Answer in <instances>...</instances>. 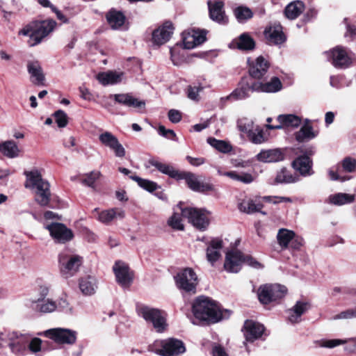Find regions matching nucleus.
<instances>
[{"instance_id": "nucleus-47", "label": "nucleus", "mask_w": 356, "mask_h": 356, "mask_svg": "<svg viewBox=\"0 0 356 356\" xmlns=\"http://www.w3.org/2000/svg\"><path fill=\"white\" fill-rule=\"evenodd\" d=\"M180 212L176 211L174 212L172 216L168 219V225L174 229L177 230H184V226L182 222V218L184 216L181 213V209L184 208H179Z\"/></svg>"}, {"instance_id": "nucleus-19", "label": "nucleus", "mask_w": 356, "mask_h": 356, "mask_svg": "<svg viewBox=\"0 0 356 356\" xmlns=\"http://www.w3.org/2000/svg\"><path fill=\"white\" fill-rule=\"evenodd\" d=\"M7 337L9 341L8 346L13 353H19L24 350L30 340L29 334H19L16 332L8 333Z\"/></svg>"}, {"instance_id": "nucleus-46", "label": "nucleus", "mask_w": 356, "mask_h": 356, "mask_svg": "<svg viewBox=\"0 0 356 356\" xmlns=\"http://www.w3.org/2000/svg\"><path fill=\"white\" fill-rule=\"evenodd\" d=\"M298 181L296 177H293L286 168H283L277 172L275 181L277 184H291Z\"/></svg>"}, {"instance_id": "nucleus-25", "label": "nucleus", "mask_w": 356, "mask_h": 356, "mask_svg": "<svg viewBox=\"0 0 356 356\" xmlns=\"http://www.w3.org/2000/svg\"><path fill=\"white\" fill-rule=\"evenodd\" d=\"M264 326L252 321H246L244 324V335L248 341L252 342L261 337L264 333Z\"/></svg>"}, {"instance_id": "nucleus-40", "label": "nucleus", "mask_w": 356, "mask_h": 356, "mask_svg": "<svg viewBox=\"0 0 356 356\" xmlns=\"http://www.w3.org/2000/svg\"><path fill=\"white\" fill-rule=\"evenodd\" d=\"M0 152L5 156L13 159L19 155L20 150L13 140H7L0 143Z\"/></svg>"}, {"instance_id": "nucleus-34", "label": "nucleus", "mask_w": 356, "mask_h": 356, "mask_svg": "<svg viewBox=\"0 0 356 356\" xmlns=\"http://www.w3.org/2000/svg\"><path fill=\"white\" fill-rule=\"evenodd\" d=\"M107 22L113 30L120 29L124 24L125 16L124 14L115 10H111L106 15Z\"/></svg>"}, {"instance_id": "nucleus-14", "label": "nucleus", "mask_w": 356, "mask_h": 356, "mask_svg": "<svg viewBox=\"0 0 356 356\" xmlns=\"http://www.w3.org/2000/svg\"><path fill=\"white\" fill-rule=\"evenodd\" d=\"M116 280L122 287H129L133 282L134 275L128 265L123 261H118L113 267Z\"/></svg>"}, {"instance_id": "nucleus-45", "label": "nucleus", "mask_w": 356, "mask_h": 356, "mask_svg": "<svg viewBox=\"0 0 356 356\" xmlns=\"http://www.w3.org/2000/svg\"><path fill=\"white\" fill-rule=\"evenodd\" d=\"M316 136L317 133L314 131L312 127L306 123L296 133V139L302 143L314 138Z\"/></svg>"}, {"instance_id": "nucleus-20", "label": "nucleus", "mask_w": 356, "mask_h": 356, "mask_svg": "<svg viewBox=\"0 0 356 356\" xmlns=\"http://www.w3.org/2000/svg\"><path fill=\"white\" fill-rule=\"evenodd\" d=\"M173 33V26L171 22H166L163 26L154 30L152 33V42L160 46L167 42Z\"/></svg>"}, {"instance_id": "nucleus-22", "label": "nucleus", "mask_w": 356, "mask_h": 356, "mask_svg": "<svg viewBox=\"0 0 356 356\" xmlns=\"http://www.w3.org/2000/svg\"><path fill=\"white\" fill-rule=\"evenodd\" d=\"M278 124L267 125L269 129H280L283 128H297L301 123V119L293 114H282L277 116Z\"/></svg>"}, {"instance_id": "nucleus-63", "label": "nucleus", "mask_w": 356, "mask_h": 356, "mask_svg": "<svg viewBox=\"0 0 356 356\" xmlns=\"http://www.w3.org/2000/svg\"><path fill=\"white\" fill-rule=\"evenodd\" d=\"M213 356H228L225 349L220 346H215L213 348Z\"/></svg>"}, {"instance_id": "nucleus-52", "label": "nucleus", "mask_w": 356, "mask_h": 356, "mask_svg": "<svg viewBox=\"0 0 356 356\" xmlns=\"http://www.w3.org/2000/svg\"><path fill=\"white\" fill-rule=\"evenodd\" d=\"M355 318H356V307L343 311L339 314L333 316L331 318V320L337 321L343 319H351Z\"/></svg>"}, {"instance_id": "nucleus-11", "label": "nucleus", "mask_w": 356, "mask_h": 356, "mask_svg": "<svg viewBox=\"0 0 356 356\" xmlns=\"http://www.w3.org/2000/svg\"><path fill=\"white\" fill-rule=\"evenodd\" d=\"M184 179L188 187L199 193H205L214 191V186L210 183L203 182L200 177L189 172H181L178 180Z\"/></svg>"}, {"instance_id": "nucleus-28", "label": "nucleus", "mask_w": 356, "mask_h": 356, "mask_svg": "<svg viewBox=\"0 0 356 356\" xmlns=\"http://www.w3.org/2000/svg\"><path fill=\"white\" fill-rule=\"evenodd\" d=\"M265 37L270 44H281L285 40L282 27L280 24L274 25L266 29L264 31Z\"/></svg>"}, {"instance_id": "nucleus-55", "label": "nucleus", "mask_w": 356, "mask_h": 356, "mask_svg": "<svg viewBox=\"0 0 356 356\" xmlns=\"http://www.w3.org/2000/svg\"><path fill=\"white\" fill-rule=\"evenodd\" d=\"M342 167L344 171L353 172L356 169V160L350 157H346L342 161Z\"/></svg>"}, {"instance_id": "nucleus-29", "label": "nucleus", "mask_w": 356, "mask_h": 356, "mask_svg": "<svg viewBox=\"0 0 356 356\" xmlns=\"http://www.w3.org/2000/svg\"><path fill=\"white\" fill-rule=\"evenodd\" d=\"M111 97L117 103L127 107L143 108L145 105L144 101L135 98L129 93L115 94L111 95Z\"/></svg>"}, {"instance_id": "nucleus-17", "label": "nucleus", "mask_w": 356, "mask_h": 356, "mask_svg": "<svg viewBox=\"0 0 356 356\" xmlns=\"http://www.w3.org/2000/svg\"><path fill=\"white\" fill-rule=\"evenodd\" d=\"M329 60L332 65L337 68H346L350 66L351 59L345 49L337 47L332 50L326 52Z\"/></svg>"}, {"instance_id": "nucleus-59", "label": "nucleus", "mask_w": 356, "mask_h": 356, "mask_svg": "<svg viewBox=\"0 0 356 356\" xmlns=\"http://www.w3.org/2000/svg\"><path fill=\"white\" fill-rule=\"evenodd\" d=\"M168 118L172 123H177L181 120V114L177 110L171 109L168 112Z\"/></svg>"}, {"instance_id": "nucleus-26", "label": "nucleus", "mask_w": 356, "mask_h": 356, "mask_svg": "<svg viewBox=\"0 0 356 356\" xmlns=\"http://www.w3.org/2000/svg\"><path fill=\"white\" fill-rule=\"evenodd\" d=\"M209 16L211 19L220 24H225L227 22V18L223 10V2L221 1H216L213 3L209 0L207 1Z\"/></svg>"}, {"instance_id": "nucleus-32", "label": "nucleus", "mask_w": 356, "mask_h": 356, "mask_svg": "<svg viewBox=\"0 0 356 356\" xmlns=\"http://www.w3.org/2000/svg\"><path fill=\"white\" fill-rule=\"evenodd\" d=\"M222 241L220 239L212 240L207 248V259L212 265L221 257L220 250Z\"/></svg>"}, {"instance_id": "nucleus-3", "label": "nucleus", "mask_w": 356, "mask_h": 356, "mask_svg": "<svg viewBox=\"0 0 356 356\" xmlns=\"http://www.w3.org/2000/svg\"><path fill=\"white\" fill-rule=\"evenodd\" d=\"M56 26V21L51 19L33 21L22 29L19 35L29 37L28 44L34 47L41 43L44 38L52 33Z\"/></svg>"}, {"instance_id": "nucleus-8", "label": "nucleus", "mask_w": 356, "mask_h": 356, "mask_svg": "<svg viewBox=\"0 0 356 356\" xmlns=\"http://www.w3.org/2000/svg\"><path fill=\"white\" fill-rule=\"evenodd\" d=\"M181 213L199 230H205L209 225L211 213L204 209L186 207L181 209Z\"/></svg>"}, {"instance_id": "nucleus-50", "label": "nucleus", "mask_w": 356, "mask_h": 356, "mask_svg": "<svg viewBox=\"0 0 356 356\" xmlns=\"http://www.w3.org/2000/svg\"><path fill=\"white\" fill-rule=\"evenodd\" d=\"M207 142L209 145L221 152L227 153L232 150V146L224 140H217L214 138H209Z\"/></svg>"}, {"instance_id": "nucleus-5", "label": "nucleus", "mask_w": 356, "mask_h": 356, "mask_svg": "<svg viewBox=\"0 0 356 356\" xmlns=\"http://www.w3.org/2000/svg\"><path fill=\"white\" fill-rule=\"evenodd\" d=\"M176 287L182 293L193 295L197 292L199 277L196 272L190 267L180 269L174 276Z\"/></svg>"}, {"instance_id": "nucleus-7", "label": "nucleus", "mask_w": 356, "mask_h": 356, "mask_svg": "<svg viewBox=\"0 0 356 356\" xmlns=\"http://www.w3.org/2000/svg\"><path fill=\"white\" fill-rule=\"evenodd\" d=\"M287 289L282 285L264 284L259 287L257 296L259 302L263 305H267L272 302L277 301L285 296Z\"/></svg>"}, {"instance_id": "nucleus-24", "label": "nucleus", "mask_w": 356, "mask_h": 356, "mask_svg": "<svg viewBox=\"0 0 356 356\" xmlns=\"http://www.w3.org/2000/svg\"><path fill=\"white\" fill-rule=\"evenodd\" d=\"M97 79L103 86L115 85L124 81V73L113 70L103 72L97 75Z\"/></svg>"}, {"instance_id": "nucleus-36", "label": "nucleus", "mask_w": 356, "mask_h": 356, "mask_svg": "<svg viewBox=\"0 0 356 356\" xmlns=\"http://www.w3.org/2000/svg\"><path fill=\"white\" fill-rule=\"evenodd\" d=\"M238 209L245 213L251 214L255 212H261L262 214L265 215V212H262L261 210L263 207L262 204L257 203L255 200H252L250 198L243 199L238 204Z\"/></svg>"}, {"instance_id": "nucleus-44", "label": "nucleus", "mask_w": 356, "mask_h": 356, "mask_svg": "<svg viewBox=\"0 0 356 356\" xmlns=\"http://www.w3.org/2000/svg\"><path fill=\"white\" fill-rule=\"evenodd\" d=\"M295 236L296 234L294 232L282 228L278 231L277 239L281 248L282 249H286L289 247L291 241L293 239Z\"/></svg>"}, {"instance_id": "nucleus-2", "label": "nucleus", "mask_w": 356, "mask_h": 356, "mask_svg": "<svg viewBox=\"0 0 356 356\" xmlns=\"http://www.w3.org/2000/svg\"><path fill=\"white\" fill-rule=\"evenodd\" d=\"M281 88V81L277 77H273L270 81L265 83L261 82L249 83L246 79H243L238 88L229 95L222 97L221 100H239L249 97L250 92H275Z\"/></svg>"}, {"instance_id": "nucleus-35", "label": "nucleus", "mask_w": 356, "mask_h": 356, "mask_svg": "<svg viewBox=\"0 0 356 356\" xmlns=\"http://www.w3.org/2000/svg\"><path fill=\"white\" fill-rule=\"evenodd\" d=\"M293 168L300 172L302 175L307 176L312 174V161L309 156H302L293 162Z\"/></svg>"}, {"instance_id": "nucleus-56", "label": "nucleus", "mask_w": 356, "mask_h": 356, "mask_svg": "<svg viewBox=\"0 0 356 356\" xmlns=\"http://www.w3.org/2000/svg\"><path fill=\"white\" fill-rule=\"evenodd\" d=\"M100 175V172L99 171H92L86 175V177L82 180V182L88 186H92L95 181L99 177Z\"/></svg>"}, {"instance_id": "nucleus-33", "label": "nucleus", "mask_w": 356, "mask_h": 356, "mask_svg": "<svg viewBox=\"0 0 356 356\" xmlns=\"http://www.w3.org/2000/svg\"><path fill=\"white\" fill-rule=\"evenodd\" d=\"M148 163L155 167L160 172L178 180L181 172L174 168L171 165L161 163L155 159H149Z\"/></svg>"}, {"instance_id": "nucleus-62", "label": "nucleus", "mask_w": 356, "mask_h": 356, "mask_svg": "<svg viewBox=\"0 0 356 356\" xmlns=\"http://www.w3.org/2000/svg\"><path fill=\"white\" fill-rule=\"evenodd\" d=\"M244 263L255 268H259L261 267V264L250 256H244L243 264Z\"/></svg>"}, {"instance_id": "nucleus-61", "label": "nucleus", "mask_w": 356, "mask_h": 356, "mask_svg": "<svg viewBox=\"0 0 356 356\" xmlns=\"http://www.w3.org/2000/svg\"><path fill=\"white\" fill-rule=\"evenodd\" d=\"M238 181L244 184H250L254 181V177L250 173L243 172L239 174Z\"/></svg>"}, {"instance_id": "nucleus-60", "label": "nucleus", "mask_w": 356, "mask_h": 356, "mask_svg": "<svg viewBox=\"0 0 356 356\" xmlns=\"http://www.w3.org/2000/svg\"><path fill=\"white\" fill-rule=\"evenodd\" d=\"M186 159L191 165L196 167L200 166L205 163V159L202 157L195 158L191 156H187Z\"/></svg>"}, {"instance_id": "nucleus-42", "label": "nucleus", "mask_w": 356, "mask_h": 356, "mask_svg": "<svg viewBox=\"0 0 356 356\" xmlns=\"http://www.w3.org/2000/svg\"><path fill=\"white\" fill-rule=\"evenodd\" d=\"M355 200V195L348 193H338L330 195L328 197L327 202L332 204L341 206L345 204H349Z\"/></svg>"}, {"instance_id": "nucleus-27", "label": "nucleus", "mask_w": 356, "mask_h": 356, "mask_svg": "<svg viewBox=\"0 0 356 356\" xmlns=\"http://www.w3.org/2000/svg\"><path fill=\"white\" fill-rule=\"evenodd\" d=\"M309 309V304L306 302L298 301L295 305L286 311L288 321L294 324L301 321V316Z\"/></svg>"}, {"instance_id": "nucleus-48", "label": "nucleus", "mask_w": 356, "mask_h": 356, "mask_svg": "<svg viewBox=\"0 0 356 356\" xmlns=\"http://www.w3.org/2000/svg\"><path fill=\"white\" fill-rule=\"evenodd\" d=\"M234 14L239 22H244L253 16L252 11L248 7L241 6L234 10Z\"/></svg>"}, {"instance_id": "nucleus-9", "label": "nucleus", "mask_w": 356, "mask_h": 356, "mask_svg": "<svg viewBox=\"0 0 356 356\" xmlns=\"http://www.w3.org/2000/svg\"><path fill=\"white\" fill-rule=\"evenodd\" d=\"M59 268L62 276L69 278L74 275L82 264V258L78 255L60 253L58 257Z\"/></svg>"}, {"instance_id": "nucleus-18", "label": "nucleus", "mask_w": 356, "mask_h": 356, "mask_svg": "<svg viewBox=\"0 0 356 356\" xmlns=\"http://www.w3.org/2000/svg\"><path fill=\"white\" fill-rule=\"evenodd\" d=\"M183 45L184 49H191L206 40V31L204 30H191L183 33Z\"/></svg>"}, {"instance_id": "nucleus-41", "label": "nucleus", "mask_w": 356, "mask_h": 356, "mask_svg": "<svg viewBox=\"0 0 356 356\" xmlns=\"http://www.w3.org/2000/svg\"><path fill=\"white\" fill-rule=\"evenodd\" d=\"M232 45L241 50H252L254 48V40L247 33H243L232 42Z\"/></svg>"}, {"instance_id": "nucleus-13", "label": "nucleus", "mask_w": 356, "mask_h": 356, "mask_svg": "<svg viewBox=\"0 0 356 356\" xmlns=\"http://www.w3.org/2000/svg\"><path fill=\"white\" fill-rule=\"evenodd\" d=\"M46 229L51 237L58 243H64L72 239L73 233L65 225L59 222H52L46 225Z\"/></svg>"}, {"instance_id": "nucleus-23", "label": "nucleus", "mask_w": 356, "mask_h": 356, "mask_svg": "<svg viewBox=\"0 0 356 356\" xmlns=\"http://www.w3.org/2000/svg\"><path fill=\"white\" fill-rule=\"evenodd\" d=\"M284 152L281 149H270L261 150L257 154V161L263 163H275L284 159Z\"/></svg>"}, {"instance_id": "nucleus-58", "label": "nucleus", "mask_w": 356, "mask_h": 356, "mask_svg": "<svg viewBox=\"0 0 356 356\" xmlns=\"http://www.w3.org/2000/svg\"><path fill=\"white\" fill-rule=\"evenodd\" d=\"M42 340L35 337L32 339L29 344V350L33 353H38L41 350Z\"/></svg>"}, {"instance_id": "nucleus-39", "label": "nucleus", "mask_w": 356, "mask_h": 356, "mask_svg": "<svg viewBox=\"0 0 356 356\" xmlns=\"http://www.w3.org/2000/svg\"><path fill=\"white\" fill-rule=\"evenodd\" d=\"M238 127L241 131L249 134L248 136L250 141L254 144H261L266 140L261 129H257L254 131H252L250 124L246 127L245 125H242L241 123L238 124Z\"/></svg>"}, {"instance_id": "nucleus-54", "label": "nucleus", "mask_w": 356, "mask_h": 356, "mask_svg": "<svg viewBox=\"0 0 356 356\" xmlns=\"http://www.w3.org/2000/svg\"><path fill=\"white\" fill-rule=\"evenodd\" d=\"M347 342L346 339H326L321 341L320 346L327 348H333L336 346L344 344Z\"/></svg>"}, {"instance_id": "nucleus-31", "label": "nucleus", "mask_w": 356, "mask_h": 356, "mask_svg": "<svg viewBox=\"0 0 356 356\" xmlns=\"http://www.w3.org/2000/svg\"><path fill=\"white\" fill-rule=\"evenodd\" d=\"M27 70L31 75V82L38 86L44 85V74L42 68L38 61H30L27 64Z\"/></svg>"}, {"instance_id": "nucleus-57", "label": "nucleus", "mask_w": 356, "mask_h": 356, "mask_svg": "<svg viewBox=\"0 0 356 356\" xmlns=\"http://www.w3.org/2000/svg\"><path fill=\"white\" fill-rule=\"evenodd\" d=\"M158 132L159 135L167 138H170L172 140H176V134L172 129H166L165 127L163 125H160L158 128Z\"/></svg>"}, {"instance_id": "nucleus-6", "label": "nucleus", "mask_w": 356, "mask_h": 356, "mask_svg": "<svg viewBox=\"0 0 356 356\" xmlns=\"http://www.w3.org/2000/svg\"><path fill=\"white\" fill-rule=\"evenodd\" d=\"M137 312L147 323H151L157 332L166 330L167 323L164 312L146 305L138 307Z\"/></svg>"}, {"instance_id": "nucleus-15", "label": "nucleus", "mask_w": 356, "mask_h": 356, "mask_svg": "<svg viewBox=\"0 0 356 356\" xmlns=\"http://www.w3.org/2000/svg\"><path fill=\"white\" fill-rule=\"evenodd\" d=\"M244 255L241 252L234 250L226 253L224 268L228 273H236L241 269Z\"/></svg>"}, {"instance_id": "nucleus-16", "label": "nucleus", "mask_w": 356, "mask_h": 356, "mask_svg": "<svg viewBox=\"0 0 356 356\" xmlns=\"http://www.w3.org/2000/svg\"><path fill=\"white\" fill-rule=\"evenodd\" d=\"M99 140L103 145L113 150L117 157H124L125 156V149L112 133L104 131L100 134Z\"/></svg>"}, {"instance_id": "nucleus-43", "label": "nucleus", "mask_w": 356, "mask_h": 356, "mask_svg": "<svg viewBox=\"0 0 356 356\" xmlns=\"http://www.w3.org/2000/svg\"><path fill=\"white\" fill-rule=\"evenodd\" d=\"M34 302L35 309L42 313L53 312L58 307L56 302L50 299L38 298Z\"/></svg>"}, {"instance_id": "nucleus-64", "label": "nucleus", "mask_w": 356, "mask_h": 356, "mask_svg": "<svg viewBox=\"0 0 356 356\" xmlns=\"http://www.w3.org/2000/svg\"><path fill=\"white\" fill-rule=\"evenodd\" d=\"M79 92L81 93V97L86 100L91 99V93L88 88L86 87H80Z\"/></svg>"}, {"instance_id": "nucleus-12", "label": "nucleus", "mask_w": 356, "mask_h": 356, "mask_svg": "<svg viewBox=\"0 0 356 356\" xmlns=\"http://www.w3.org/2000/svg\"><path fill=\"white\" fill-rule=\"evenodd\" d=\"M186 351L184 343L176 339L170 338L161 341V348L156 351L161 356H178Z\"/></svg>"}, {"instance_id": "nucleus-49", "label": "nucleus", "mask_w": 356, "mask_h": 356, "mask_svg": "<svg viewBox=\"0 0 356 356\" xmlns=\"http://www.w3.org/2000/svg\"><path fill=\"white\" fill-rule=\"evenodd\" d=\"M130 178L136 181L141 188L149 192H153L159 188L157 184L152 181L144 179L137 176H131Z\"/></svg>"}, {"instance_id": "nucleus-1", "label": "nucleus", "mask_w": 356, "mask_h": 356, "mask_svg": "<svg viewBox=\"0 0 356 356\" xmlns=\"http://www.w3.org/2000/svg\"><path fill=\"white\" fill-rule=\"evenodd\" d=\"M193 313L196 318L212 323L229 316V311L226 310L223 313L216 302L204 296H200L195 300Z\"/></svg>"}, {"instance_id": "nucleus-53", "label": "nucleus", "mask_w": 356, "mask_h": 356, "mask_svg": "<svg viewBox=\"0 0 356 356\" xmlns=\"http://www.w3.org/2000/svg\"><path fill=\"white\" fill-rule=\"evenodd\" d=\"M55 121L60 128L65 127L68 123L67 115L62 110H58L54 113Z\"/></svg>"}, {"instance_id": "nucleus-30", "label": "nucleus", "mask_w": 356, "mask_h": 356, "mask_svg": "<svg viewBox=\"0 0 356 356\" xmlns=\"http://www.w3.org/2000/svg\"><path fill=\"white\" fill-rule=\"evenodd\" d=\"M268 63L263 56H259L255 61L250 63L249 73L254 79H261L267 72Z\"/></svg>"}, {"instance_id": "nucleus-51", "label": "nucleus", "mask_w": 356, "mask_h": 356, "mask_svg": "<svg viewBox=\"0 0 356 356\" xmlns=\"http://www.w3.org/2000/svg\"><path fill=\"white\" fill-rule=\"evenodd\" d=\"M184 50L179 46L173 47L170 49L171 59L174 65H179L184 59Z\"/></svg>"}, {"instance_id": "nucleus-4", "label": "nucleus", "mask_w": 356, "mask_h": 356, "mask_svg": "<svg viewBox=\"0 0 356 356\" xmlns=\"http://www.w3.org/2000/svg\"><path fill=\"white\" fill-rule=\"evenodd\" d=\"M26 182L25 186L35 190V201L42 207L47 206L51 197L49 184L42 178L38 170L26 172Z\"/></svg>"}, {"instance_id": "nucleus-38", "label": "nucleus", "mask_w": 356, "mask_h": 356, "mask_svg": "<svg viewBox=\"0 0 356 356\" xmlns=\"http://www.w3.org/2000/svg\"><path fill=\"white\" fill-rule=\"evenodd\" d=\"M79 289L86 296L95 293L97 289V280L95 277L86 276L79 281Z\"/></svg>"}, {"instance_id": "nucleus-10", "label": "nucleus", "mask_w": 356, "mask_h": 356, "mask_svg": "<svg viewBox=\"0 0 356 356\" xmlns=\"http://www.w3.org/2000/svg\"><path fill=\"white\" fill-rule=\"evenodd\" d=\"M42 334L58 343L73 344L76 339V332L70 329L52 328L44 331Z\"/></svg>"}, {"instance_id": "nucleus-37", "label": "nucleus", "mask_w": 356, "mask_h": 356, "mask_svg": "<svg viewBox=\"0 0 356 356\" xmlns=\"http://www.w3.org/2000/svg\"><path fill=\"white\" fill-rule=\"evenodd\" d=\"M305 10V5L300 1H294L289 3L285 9V16L289 19H296Z\"/></svg>"}, {"instance_id": "nucleus-21", "label": "nucleus", "mask_w": 356, "mask_h": 356, "mask_svg": "<svg viewBox=\"0 0 356 356\" xmlns=\"http://www.w3.org/2000/svg\"><path fill=\"white\" fill-rule=\"evenodd\" d=\"M94 212L97 213V220L104 225H109L115 219H122L125 216L124 211L118 207L105 209L101 211H98L97 209H95Z\"/></svg>"}]
</instances>
